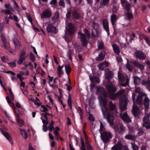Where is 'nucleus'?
<instances>
[{
  "label": "nucleus",
  "instance_id": "nucleus-1",
  "mask_svg": "<svg viewBox=\"0 0 150 150\" xmlns=\"http://www.w3.org/2000/svg\"><path fill=\"white\" fill-rule=\"evenodd\" d=\"M100 94L102 96L100 97L99 100L100 105L103 117L106 119L107 122L110 124H112L113 120V115L108 112V109L106 107L107 100V94L105 90L102 92Z\"/></svg>",
  "mask_w": 150,
  "mask_h": 150
},
{
  "label": "nucleus",
  "instance_id": "nucleus-2",
  "mask_svg": "<svg viewBox=\"0 0 150 150\" xmlns=\"http://www.w3.org/2000/svg\"><path fill=\"white\" fill-rule=\"evenodd\" d=\"M119 107L121 110L120 117L121 119L125 122L129 123L131 122L127 112L122 114V112L125 110L127 108V99L125 96H123L120 98Z\"/></svg>",
  "mask_w": 150,
  "mask_h": 150
},
{
  "label": "nucleus",
  "instance_id": "nucleus-3",
  "mask_svg": "<svg viewBox=\"0 0 150 150\" xmlns=\"http://www.w3.org/2000/svg\"><path fill=\"white\" fill-rule=\"evenodd\" d=\"M83 32L85 34L79 32L78 35L80 36V39L81 43L82 46L83 47H86L87 45L88 41L87 40L86 35L87 37L89 38L90 37V33L88 30L87 29L85 28L83 30Z\"/></svg>",
  "mask_w": 150,
  "mask_h": 150
},
{
  "label": "nucleus",
  "instance_id": "nucleus-4",
  "mask_svg": "<svg viewBox=\"0 0 150 150\" xmlns=\"http://www.w3.org/2000/svg\"><path fill=\"white\" fill-rule=\"evenodd\" d=\"M114 120L112 124H110L108 122L110 126H113V128L116 134H122L125 132V126L122 124H113Z\"/></svg>",
  "mask_w": 150,
  "mask_h": 150
},
{
  "label": "nucleus",
  "instance_id": "nucleus-5",
  "mask_svg": "<svg viewBox=\"0 0 150 150\" xmlns=\"http://www.w3.org/2000/svg\"><path fill=\"white\" fill-rule=\"evenodd\" d=\"M68 27L69 28L66 29L65 35L64 36V39L67 42H68L69 40V39L67 38V32H68L69 35L70 36H72L73 35L76 31V29L72 23H69L68 24Z\"/></svg>",
  "mask_w": 150,
  "mask_h": 150
},
{
  "label": "nucleus",
  "instance_id": "nucleus-6",
  "mask_svg": "<svg viewBox=\"0 0 150 150\" xmlns=\"http://www.w3.org/2000/svg\"><path fill=\"white\" fill-rule=\"evenodd\" d=\"M112 137V134L110 132L104 131L100 133V137L104 144L108 143Z\"/></svg>",
  "mask_w": 150,
  "mask_h": 150
},
{
  "label": "nucleus",
  "instance_id": "nucleus-7",
  "mask_svg": "<svg viewBox=\"0 0 150 150\" xmlns=\"http://www.w3.org/2000/svg\"><path fill=\"white\" fill-rule=\"evenodd\" d=\"M118 76L119 81L121 83L120 85L122 86L126 87L129 85V80L128 78L119 72L118 73Z\"/></svg>",
  "mask_w": 150,
  "mask_h": 150
},
{
  "label": "nucleus",
  "instance_id": "nucleus-8",
  "mask_svg": "<svg viewBox=\"0 0 150 150\" xmlns=\"http://www.w3.org/2000/svg\"><path fill=\"white\" fill-rule=\"evenodd\" d=\"M28 57V54L26 53L25 51L24 50H21L19 54V59L17 62V64L19 65H21Z\"/></svg>",
  "mask_w": 150,
  "mask_h": 150
},
{
  "label": "nucleus",
  "instance_id": "nucleus-9",
  "mask_svg": "<svg viewBox=\"0 0 150 150\" xmlns=\"http://www.w3.org/2000/svg\"><path fill=\"white\" fill-rule=\"evenodd\" d=\"M142 120L143 126L145 127L147 129H150V120L149 115H147L144 116Z\"/></svg>",
  "mask_w": 150,
  "mask_h": 150
},
{
  "label": "nucleus",
  "instance_id": "nucleus-10",
  "mask_svg": "<svg viewBox=\"0 0 150 150\" xmlns=\"http://www.w3.org/2000/svg\"><path fill=\"white\" fill-rule=\"evenodd\" d=\"M6 100L8 103L11 105V107L14 110L15 113L16 115V116L17 118L19 117L20 113L19 110L15 108L14 104L12 103L11 101L10 100L9 97L8 96H7L6 97Z\"/></svg>",
  "mask_w": 150,
  "mask_h": 150
},
{
  "label": "nucleus",
  "instance_id": "nucleus-11",
  "mask_svg": "<svg viewBox=\"0 0 150 150\" xmlns=\"http://www.w3.org/2000/svg\"><path fill=\"white\" fill-rule=\"evenodd\" d=\"M134 54L136 57L140 60H144L146 57L142 52L139 50L136 51Z\"/></svg>",
  "mask_w": 150,
  "mask_h": 150
},
{
  "label": "nucleus",
  "instance_id": "nucleus-12",
  "mask_svg": "<svg viewBox=\"0 0 150 150\" xmlns=\"http://www.w3.org/2000/svg\"><path fill=\"white\" fill-rule=\"evenodd\" d=\"M125 91L124 90H122L118 91L116 94L110 93V98L112 100H114L117 99L119 96L122 95Z\"/></svg>",
  "mask_w": 150,
  "mask_h": 150
},
{
  "label": "nucleus",
  "instance_id": "nucleus-13",
  "mask_svg": "<svg viewBox=\"0 0 150 150\" xmlns=\"http://www.w3.org/2000/svg\"><path fill=\"white\" fill-rule=\"evenodd\" d=\"M102 23L104 29L107 32L108 36H109L110 33L108 21L106 19H104L102 21Z\"/></svg>",
  "mask_w": 150,
  "mask_h": 150
},
{
  "label": "nucleus",
  "instance_id": "nucleus-14",
  "mask_svg": "<svg viewBox=\"0 0 150 150\" xmlns=\"http://www.w3.org/2000/svg\"><path fill=\"white\" fill-rule=\"evenodd\" d=\"M106 87L110 93H113L115 92L117 88L115 86L112 84H109L106 86Z\"/></svg>",
  "mask_w": 150,
  "mask_h": 150
},
{
  "label": "nucleus",
  "instance_id": "nucleus-15",
  "mask_svg": "<svg viewBox=\"0 0 150 150\" xmlns=\"http://www.w3.org/2000/svg\"><path fill=\"white\" fill-rule=\"evenodd\" d=\"M52 14L50 11L46 9L40 15L42 18H48L50 17Z\"/></svg>",
  "mask_w": 150,
  "mask_h": 150
},
{
  "label": "nucleus",
  "instance_id": "nucleus-16",
  "mask_svg": "<svg viewBox=\"0 0 150 150\" xmlns=\"http://www.w3.org/2000/svg\"><path fill=\"white\" fill-rule=\"evenodd\" d=\"M105 52L104 50H103L100 52L98 56L96 58V60L97 61H101L103 60L105 58Z\"/></svg>",
  "mask_w": 150,
  "mask_h": 150
},
{
  "label": "nucleus",
  "instance_id": "nucleus-17",
  "mask_svg": "<svg viewBox=\"0 0 150 150\" xmlns=\"http://www.w3.org/2000/svg\"><path fill=\"white\" fill-rule=\"evenodd\" d=\"M132 112L134 117H137L140 113V109L137 106L134 107L133 105Z\"/></svg>",
  "mask_w": 150,
  "mask_h": 150
},
{
  "label": "nucleus",
  "instance_id": "nucleus-18",
  "mask_svg": "<svg viewBox=\"0 0 150 150\" xmlns=\"http://www.w3.org/2000/svg\"><path fill=\"white\" fill-rule=\"evenodd\" d=\"M46 30L49 33H56V27L54 26L52 24H49L47 27Z\"/></svg>",
  "mask_w": 150,
  "mask_h": 150
},
{
  "label": "nucleus",
  "instance_id": "nucleus-19",
  "mask_svg": "<svg viewBox=\"0 0 150 150\" xmlns=\"http://www.w3.org/2000/svg\"><path fill=\"white\" fill-rule=\"evenodd\" d=\"M1 131L3 135L12 144H13V141L11 135L6 131L2 130Z\"/></svg>",
  "mask_w": 150,
  "mask_h": 150
},
{
  "label": "nucleus",
  "instance_id": "nucleus-20",
  "mask_svg": "<svg viewBox=\"0 0 150 150\" xmlns=\"http://www.w3.org/2000/svg\"><path fill=\"white\" fill-rule=\"evenodd\" d=\"M131 63L135 67H137L140 69L141 70H143L144 69V66L138 62L136 60H133L132 61Z\"/></svg>",
  "mask_w": 150,
  "mask_h": 150
},
{
  "label": "nucleus",
  "instance_id": "nucleus-21",
  "mask_svg": "<svg viewBox=\"0 0 150 150\" xmlns=\"http://www.w3.org/2000/svg\"><path fill=\"white\" fill-rule=\"evenodd\" d=\"M40 119L42 120V122L44 124H47L48 123V118L46 114L41 113Z\"/></svg>",
  "mask_w": 150,
  "mask_h": 150
},
{
  "label": "nucleus",
  "instance_id": "nucleus-22",
  "mask_svg": "<svg viewBox=\"0 0 150 150\" xmlns=\"http://www.w3.org/2000/svg\"><path fill=\"white\" fill-rule=\"evenodd\" d=\"M144 95L142 93H140L136 99V102L139 105H141L142 103L143 97Z\"/></svg>",
  "mask_w": 150,
  "mask_h": 150
},
{
  "label": "nucleus",
  "instance_id": "nucleus-23",
  "mask_svg": "<svg viewBox=\"0 0 150 150\" xmlns=\"http://www.w3.org/2000/svg\"><path fill=\"white\" fill-rule=\"evenodd\" d=\"M89 77L91 83H99L100 81L99 78L95 76H91V75H89Z\"/></svg>",
  "mask_w": 150,
  "mask_h": 150
},
{
  "label": "nucleus",
  "instance_id": "nucleus-24",
  "mask_svg": "<svg viewBox=\"0 0 150 150\" xmlns=\"http://www.w3.org/2000/svg\"><path fill=\"white\" fill-rule=\"evenodd\" d=\"M109 64L106 61L99 64L98 65L100 70H103L105 68L108 67Z\"/></svg>",
  "mask_w": 150,
  "mask_h": 150
},
{
  "label": "nucleus",
  "instance_id": "nucleus-25",
  "mask_svg": "<svg viewBox=\"0 0 150 150\" xmlns=\"http://www.w3.org/2000/svg\"><path fill=\"white\" fill-rule=\"evenodd\" d=\"M13 41L15 45V48L17 49H20L21 47L19 41L17 38H14L13 40Z\"/></svg>",
  "mask_w": 150,
  "mask_h": 150
},
{
  "label": "nucleus",
  "instance_id": "nucleus-26",
  "mask_svg": "<svg viewBox=\"0 0 150 150\" xmlns=\"http://www.w3.org/2000/svg\"><path fill=\"white\" fill-rule=\"evenodd\" d=\"M113 73L112 71H109L105 75V77L108 82L110 81L113 77Z\"/></svg>",
  "mask_w": 150,
  "mask_h": 150
},
{
  "label": "nucleus",
  "instance_id": "nucleus-27",
  "mask_svg": "<svg viewBox=\"0 0 150 150\" xmlns=\"http://www.w3.org/2000/svg\"><path fill=\"white\" fill-rule=\"evenodd\" d=\"M76 109L80 115V120L82 121L84 116L83 110L80 107H78Z\"/></svg>",
  "mask_w": 150,
  "mask_h": 150
},
{
  "label": "nucleus",
  "instance_id": "nucleus-28",
  "mask_svg": "<svg viewBox=\"0 0 150 150\" xmlns=\"http://www.w3.org/2000/svg\"><path fill=\"white\" fill-rule=\"evenodd\" d=\"M112 47L115 52L117 54H119L120 51L119 46L116 44H114L112 45Z\"/></svg>",
  "mask_w": 150,
  "mask_h": 150
},
{
  "label": "nucleus",
  "instance_id": "nucleus-29",
  "mask_svg": "<svg viewBox=\"0 0 150 150\" xmlns=\"http://www.w3.org/2000/svg\"><path fill=\"white\" fill-rule=\"evenodd\" d=\"M149 98L146 97L144 99V105L146 109L149 108Z\"/></svg>",
  "mask_w": 150,
  "mask_h": 150
},
{
  "label": "nucleus",
  "instance_id": "nucleus-30",
  "mask_svg": "<svg viewBox=\"0 0 150 150\" xmlns=\"http://www.w3.org/2000/svg\"><path fill=\"white\" fill-rule=\"evenodd\" d=\"M124 16H127V20H130L133 19L134 18L133 13L132 12H127L125 14Z\"/></svg>",
  "mask_w": 150,
  "mask_h": 150
},
{
  "label": "nucleus",
  "instance_id": "nucleus-31",
  "mask_svg": "<svg viewBox=\"0 0 150 150\" xmlns=\"http://www.w3.org/2000/svg\"><path fill=\"white\" fill-rule=\"evenodd\" d=\"M111 21L112 25L115 24V22L117 20V15L115 14H113L111 16Z\"/></svg>",
  "mask_w": 150,
  "mask_h": 150
},
{
  "label": "nucleus",
  "instance_id": "nucleus-32",
  "mask_svg": "<svg viewBox=\"0 0 150 150\" xmlns=\"http://www.w3.org/2000/svg\"><path fill=\"white\" fill-rule=\"evenodd\" d=\"M109 106L110 110L113 111L115 110L116 108V106L114 104L112 101H110L109 102Z\"/></svg>",
  "mask_w": 150,
  "mask_h": 150
},
{
  "label": "nucleus",
  "instance_id": "nucleus-33",
  "mask_svg": "<svg viewBox=\"0 0 150 150\" xmlns=\"http://www.w3.org/2000/svg\"><path fill=\"white\" fill-rule=\"evenodd\" d=\"M125 138L126 139H129L134 141L135 140L136 138L135 137L132 135L130 134H128L125 137Z\"/></svg>",
  "mask_w": 150,
  "mask_h": 150
},
{
  "label": "nucleus",
  "instance_id": "nucleus-34",
  "mask_svg": "<svg viewBox=\"0 0 150 150\" xmlns=\"http://www.w3.org/2000/svg\"><path fill=\"white\" fill-rule=\"evenodd\" d=\"M98 48L100 49H104V45L103 41L102 40L98 41Z\"/></svg>",
  "mask_w": 150,
  "mask_h": 150
},
{
  "label": "nucleus",
  "instance_id": "nucleus-35",
  "mask_svg": "<svg viewBox=\"0 0 150 150\" xmlns=\"http://www.w3.org/2000/svg\"><path fill=\"white\" fill-rule=\"evenodd\" d=\"M41 107L42 108V110H41L42 112H45L44 113L46 114L47 115H51V114H49V113H48L47 112H48V110L46 108V107L45 105H41ZM51 115L52 116V115Z\"/></svg>",
  "mask_w": 150,
  "mask_h": 150
},
{
  "label": "nucleus",
  "instance_id": "nucleus-36",
  "mask_svg": "<svg viewBox=\"0 0 150 150\" xmlns=\"http://www.w3.org/2000/svg\"><path fill=\"white\" fill-rule=\"evenodd\" d=\"M134 82L135 85L139 84L141 81V79L138 76H134Z\"/></svg>",
  "mask_w": 150,
  "mask_h": 150
},
{
  "label": "nucleus",
  "instance_id": "nucleus-37",
  "mask_svg": "<svg viewBox=\"0 0 150 150\" xmlns=\"http://www.w3.org/2000/svg\"><path fill=\"white\" fill-rule=\"evenodd\" d=\"M65 70L67 75L69 76L71 71V68L69 65H66L65 66Z\"/></svg>",
  "mask_w": 150,
  "mask_h": 150
},
{
  "label": "nucleus",
  "instance_id": "nucleus-38",
  "mask_svg": "<svg viewBox=\"0 0 150 150\" xmlns=\"http://www.w3.org/2000/svg\"><path fill=\"white\" fill-rule=\"evenodd\" d=\"M20 133L22 137L26 139L28 137V135L26 132L23 129H20Z\"/></svg>",
  "mask_w": 150,
  "mask_h": 150
},
{
  "label": "nucleus",
  "instance_id": "nucleus-39",
  "mask_svg": "<svg viewBox=\"0 0 150 150\" xmlns=\"http://www.w3.org/2000/svg\"><path fill=\"white\" fill-rule=\"evenodd\" d=\"M97 86H96L94 83H91L90 85V89L91 91L92 92H94L95 91L94 89L96 90Z\"/></svg>",
  "mask_w": 150,
  "mask_h": 150
},
{
  "label": "nucleus",
  "instance_id": "nucleus-40",
  "mask_svg": "<svg viewBox=\"0 0 150 150\" xmlns=\"http://www.w3.org/2000/svg\"><path fill=\"white\" fill-rule=\"evenodd\" d=\"M99 26V24L96 22H94L93 23L92 25V27L93 28V30H94L95 32L96 33V34H97V28Z\"/></svg>",
  "mask_w": 150,
  "mask_h": 150
},
{
  "label": "nucleus",
  "instance_id": "nucleus-41",
  "mask_svg": "<svg viewBox=\"0 0 150 150\" xmlns=\"http://www.w3.org/2000/svg\"><path fill=\"white\" fill-rule=\"evenodd\" d=\"M105 89L102 87L100 86H97L96 90V92L97 93H101L104 91Z\"/></svg>",
  "mask_w": 150,
  "mask_h": 150
},
{
  "label": "nucleus",
  "instance_id": "nucleus-42",
  "mask_svg": "<svg viewBox=\"0 0 150 150\" xmlns=\"http://www.w3.org/2000/svg\"><path fill=\"white\" fill-rule=\"evenodd\" d=\"M137 130L138 131L137 133V135L138 136H141L144 133V132L142 128H138Z\"/></svg>",
  "mask_w": 150,
  "mask_h": 150
},
{
  "label": "nucleus",
  "instance_id": "nucleus-43",
  "mask_svg": "<svg viewBox=\"0 0 150 150\" xmlns=\"http://www.w3.org/2000/svg\"><path fill=\"white\" fill-rule=\"evenodd\" d=\"M92 33L91 34V37L93 39H96L98 37V33L97 32V34H96H96L94 33L93 30H92Z\"/></svg>",
  "mask_w": 150,
  "mask_h": 150
},
{
  "label": "nucleus",
  "instance_id": "nucleus-44",
  "mask_svg": "<svg viewBox=\"0 0 150 150\" xmlns=\"http://www.w3.org/2000/svg\"><path fill=\"white\" fill-rule=\"evenodd\" d=\"M110 0H102V2H100V4L105 6H107Z\"/></svg>",
  "mask_w": 150,
  "mask_h": 150
},
{
  "label": "nucleus",
  "instance_id": "nucleus-45",
  "mask_svg": "<svg viewBox=\"0 0 150 150\" xmlns=\"http://www.w3.org/2000/svg\"><path fill=\"white\" fill-rule=\"evenodd\" d=\"M72 15L73 17L75 19L78 18L79 16L76 11L74 10L72 12Z\"/></svg>",
  "mask_w": 150,
  "mask_h": 150
},
{
  "label": "nucleus",
  "instance_id": "nucleus-46",
  "mask_svg": "<svg viewBox=\"0 0 150 150\" xmlns=\"http://www.w3.org/2000/svg\"><path fill=\"white\" fill-rule=\"evenodd\" d=\"M32 101L34 103L35 105H37L38 106H40V105L39 103L40 101V100L37 97L36 98L35 100L33 99Z\"/></svg>",
  "mask_w": 150,
  "mask_h": 150
},
{
  "label": "nucleus",
  "instance_id": "nucleus-47",
  "mask_svg": "<svg viewBox=\"0 0 150 150\" xmlns=\"http://www.w3.org/2000/svg\"><path fill=\"white\" fill-rule=\"evenodd\" d=\"M100 129L99 130V132L100 133L102 132L105 131V128L104 127V126L102 122H100Z\"/></svg>",
  "mask_w": 150,
  "mask_h": 150
},
{
  "label": "nucleus",
  "instance_id": "nucleus-48",
  "mask_svg": "<svg viewBox=\"0 0 150 150\" xmlns=\"http://www.w3.org/2000/svg\"><path fill=\"white\" fill-rule=\"evenodd\" d=\"M118 10V8L115 5H113L112 8L113 13H117Z\"/></svg>",
  "mask_w": 150,
  "mask_h": 150
},
{
  "label": "nucleus",
  "instance_id": "nucleus-49",
  "mask_svg": "<svg viewBox=\"0 0 150 150\" xmlns=\"http://www.w3.org/2000/svg\"><path fill=\"white\" fill-rule=\"evenodd\" d=\"M88 119L89 120H90L92 122H93L95 120V119L93 116L90 113H89Z\"/></svg>",
  "mask_w": 150,
  "mask_h": 150
},
{
  "label": "nucleus",
  "instance_id": "nucleus-50",
  "mask_svg": "<svg viewBox=\"0 0 150 150\" xmlns=\"http://www.w3.org/2000/svg\"><path fill=\"white\" fill-rule=\"evenodd\" d=\"M130 5L129 4H126L125 6V9L127 10V12H130L131 9L130 8Z\"/></svg>",
  "mask_w": 150,
  "mask_h": 150
},
{
  "label": "nucleus",
  "instance_id": "nucleus-51",
  "mask_svg": "<svg viewBox=\"0 0 150 150\" xmlns=\"http://www.w3.org/2000/svg\"><path fill=\"white\" fill-rule=\"evenodd\" d=\"M25 14H26V17L28 19V21L31 23H32V20L31 18V17L30 16V14L27 13H25Z\"/></svg>",
  "mask_w": 150,
  "mask_h": 150
},
{
  "label": "nucleus",
  "instance_id": "nucleus-52",
  "mask_svg": "<svg viewBox=\"0 0 150 150\" xmlns=\"http://www.w3.org/2000/svg\"><path fill=\"white\" fill-rule=\"evenodd\" d=\"M11 10L10 9H8V10H2L1 11V12L4 13L6 14H11Z\"/></svg>",
  "mask_w": 150,
  "mask_h": 150
},
{
  "label": "nucleus",
  "instance_id": "nucleus-53",
  "mask_svg": "<svg viewBox=\"0 0 150 150\" xmlns=\"http://www.w3.org/2000/svg\"><path fill=\"white\" fill-rule=\"evenodd\" d=\"M58 90L59 92L60 96H58V100L61 103L62 105L63 104V103L62 101L60 100V99H61L62 98V92H61V91H60V89L59 88H58Z\"/></svg>",
  "mask_w": 150,
  "mask_h": 150
},
{
  "label": "nucleus",
  "instance_id": "nucleus-54",
  "mask_svg": "<svg viewBox=\"0 0 150 150\" xmlns=\"http://www.w3.org/2000/svg\"><path fill=\"white\" fill-rule=\"evenodd\" d=\"M143 38L145 40L146 44H147L148 43H150V40L149 38L147 36L144 35L143 37Z\"/></svg>",
  "mask_w": 150,
  "mask_h": 150
},
{
  "label": "nucleus",
  "instance_id": "nucleus-55",
  "mask_svg": "<svg viewBox=\"0 0 150 150\" xmlns=\"http://www.w3.org/2000/svg\"><path fill=\"white\" fill-rule=\"evenodd\" d=\"M1 61L4 62H6V60H8V58L7 56H4L2 57L1 58Z\"/></svg>",
  "mask_w": 150,
  "mask_h": 150
},
{
  "label": "nucleus",
  "instance_id": "nucleus-56",
  "mask_svg": "<svg viewBox=\"0 0 150 150\" xmlns=\"http://www.w3.org/2000/svg\"><path fill=\"white\" fill-rule=\"evenodd\" d=\"M8 64L9 66L12 68L15 67L16 66V63L14 62H12L9 63H8Z\"/></svg>",
  "mask_w": 150,
  "mask_h": 150
},
{
  "label": "nucleus",
  "instance_id": "nucleus-57",
  "mask_svg": "<svg viewBox=\"0 0 150 150\" xmlns=\"http://www.w3.org/2000/svg\"><path fill=\"white\" fill-rule=\"evenodd\" d=\"M67 102L68 106L69 107L70 109L71 110L72 109V103L71 100L70 99L68 100Z\"/></svg>",
  "mask_w": 150,
  "mask_h": 150
},
{
  "label": "nucleus",
  "instance_id": "nucleus-58",
  "mask_svg": "<svg viewBox=\"0 0 150 150\" xmlns=\"http://www.w3.org/2000/svg\"><path fill=\"white\" fill-rule=\"evenodd\" d=\"M59 4L63 8L65 7V3L63 0H60L59 3Z\"/></svg>",
  "mask_w": 150,
  "mask_h": 150
},
{
  "label": "nucleus",
  "instance_id": "nucleus-59",
  "mask_svg": "<svg viewBox=\"0 0 150 150\" xmlns=\"http://www.w3.org/2000/svg\"><path fill=\"white\" fill-rule=\"evenodd\" d=\"M50 4L52 7L54 8L56 4V0H51Z\"/></svg>",
  "mask_w": 150,
  "mask_h": 150
},
{
  "label": "nucleus",
  "instance_id": "nucleus-60",
  "mask_svg": "<svg viewBox=\"0 0 150 150\" xmlns=\"http://www.w3.org/2000/svg\"><path fill=\"white\" fill-rule=\"evenodd\" d=\"M20 73L22 75H24L25 76H28L29 74V71L28 70H26L25 72L24 71H21Z\"/></svg>",
  "mask_w": 150,
  "mask_h": 150
},
{
  "label": "nucleus",
  "instance_id": "nucleus-61",
  "mask_svg": "<svg viewBox=\"0 0 150 150\" xmlns=\"http://www.w3.org/2000/svg\"><path fill=\"white\" fill-rule=\"evenodd\" d=\"M18 121L19 124V125L20 127H22V125L23 124V121L19 118V117L18 118Z\"/></svg>",
  "mask_w": 150,
  "mask_h": 150
},
{
  "label": "nucleus",
  "instance_id": "nucleus-62",
  "mask_svg": "<svg viewBox=\"0 0 150 150\" xmlns=\"http://www.w3.org/2000/svg\"><path fill=\"white\" fill-rule=\"evenodd\" d=\"M126 68L130 71H132L133 70L132 66L129 64H127L126 65Z\"/></svg>",
  "mask_w": 150,
  "mask_h": 150
},
{
  "label": "nucleus",
  "instance_id": "nucleus-63",
  "mask_svg": "<svg viewBox=\"0 0 150 150\" xmlns=\"http://www.w3.org/2000/svg\"><path fill=\"white\" fill-rule=\"evenodd\" d=\"M132 149L134 150H138L139 147L135 144H132Z\"/></svg>",
  "mask_w": 150,
  "mask_h": 150
},
{
  "label": "nucleus",
  "instance_id": "nucleus-64",
  "mask_svg": "<svg viewBox=\"0 0 150 150\" xmlns=\"http://www.w3.org/2000/svg\"><path fill=\"white\" fill-rule=\"evenodd\" d=\"M65 86H67V90L68 91H70L72 89V87L71 85H68V83L65 84Z\"/></svg>",
  "mask_w": 150,
  "mask_h": 150
}]
</instances>
